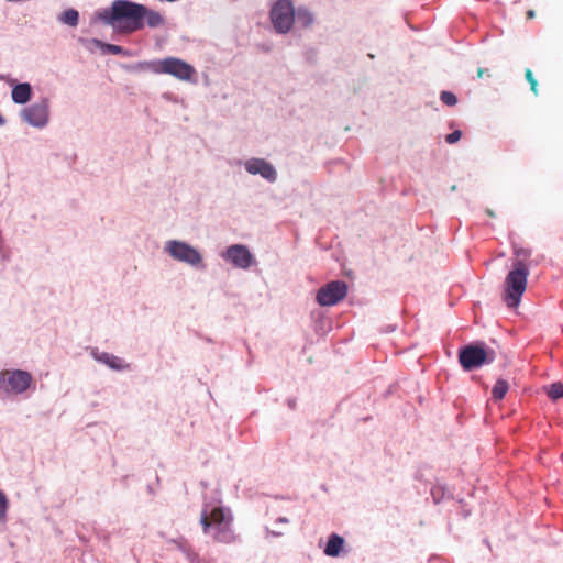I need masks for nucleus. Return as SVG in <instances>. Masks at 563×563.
Listing matches in <instances>:
<instances>
[{
	"label": "nucleus",
	"mask_w": 563,
	"mask_h": 563,
	"mask_svg": "<svg viewBox=\"0 0 563 563\" xmlns=\"http://www.w3.org/2000/svg\"><path fill=\"white\" fill-rule=\"evenodd\" d=\"M548 396L553 399L558 400L563 397V384L560 382L553 383L549 386L547 389Z\"/></svg>",
	"instance_id": "20"
},
{
	"label": "nucleus",
	"mask_w": 563,
	"mask_h": 563,
	"mask_svg": "<svg viewBox=\"0 0 563 563\" xmlns=\"http://www.w3.org/2000/svg\"><path fill=\"white\" fill-rule=\"evenodd\" d=\"M32 382V375L26 371L7 369L0 373V387L5 393L22 394L29 389Z\"/></svg>",
	"instance_id": "7"
},
{
	"label": "nucleus",
	"mask_w": 563,
	"mask_h": 563,
	"mask_svg": "<svg viewBox=\"0 0 563 563\" xmlns=\"http://www.w3.org/2000/svg\"><path fill=\"white\" fill-rule=\"evenodd\" d=\"M225 258L230 261L234 266L243 269L249 268L254 261L253 255L247 250V247L241 244H235L228 247L225 252Z\"/></svg>",
	"instance_id": "11"
},
{
	"label": "nucleus",
	"mask_w": 563,
	"mask_h": 563,
	"mask_svg": "<svg viewBox=\"0 0 563 563\" xmlns=\"http://www.w3.org/2000/svg\"><path fill=\"white\" fill-rule=\"evenodd\" d=\"M23 119L34 126H44L48 120V106L46 101L34 103L22 111Z\"/></svg>",
	"instance_id": "10"
},
{
	"label": "nucleus",
	"mask_w": 563,
	"mask_h": 563,
	"mask_svg": "<svg viewBox=\"0 0 563 563\" xmlns=\"http://www.w3.org/2000/svg\"><path fill=\"white\" fill-rule=\"evenodd\" d=\"M495 360V352L482 345L468 344L459 351V362L465 371L478 368Z\"/></svg>",
	"instance_id": "5"
},
{
	"label": "nucleus",
	"mask_w": 563,
	"mask_h": 563,
	"mask_svg": "<svg viewBox=\"0 0 563 563\" xmlns=\"http://www.w3.org/2000/svg\"><path fill=\"white\" fill-rule=\"evenodd\" d=\"M88 42L90 44H93L97 47H100L102 49V52L106 54L121 55L124 52L123 47H121L119 45L103 43L97 38H91Z\"/></svg>",
	"instance_id": "16"
},
{
	"label": "nucleus",
	"mask_w": 563,
	"mask_h": 563,
	"mask_svg": "<svg viewBox=\"0 0 563 563\" xmlns=\"http://www.w3.org/2000/svg\"><path fill=\"white\" fill-rule=\"evenodd\" d=\"M200 523L203 532L210 534L214 541L221 543H232L235 541V534L231 528L232 516L229 510L222 507H214L210 511L203 509L200 516Z\"/></svg>",
	"instance_id": "2"
},
{
	"label": "nucleus",
	"mask_w": 563,
	"mask_h": 563,
	"mask_svg": "<svg viewBox=\"0 0 563 563\" xmlns=\"http://www.w3.org/2000/svg\"><path fill=\"white\" fill-rule=\"evenodd\" d=\"M59 20L65 24H68L70 26H76L78 24V20H79L78 11L75 9L65 10L62 13Z\"/></svg>",
	"instance_id": "19"
},
{
	"label": "nucleus",
	"mask_w": 563,
	"mask_h": 563,
	"mask_svg": "<svg viewBox=\"0 0 563 563\" xmlns=\"http://www.w3.org/2000/svg\"><path fill=\"white\" fill-rule=\"evenodd\" d=\"M167 252L177 261L198 266L202 263L200 253L187 243L170 241L166 246Z\"/></svg>",
	"instance_id": "9"
},
{
	"label": "nucleus",
	"mask_w": 563,
	"mask_h": 563,
	"mask_svg": "<svg viewBox=\"0 0 563 563\" xmlns=\"http://www.w3.org/2000/svg\"><path fill=\"white\" fill-rule=\"evenodd\" d=\"M282 522H287V519H284V518H280L279 519Z\"/></svg>",
	"instance_id": "30"
},
{
	"label": "nucleus",
	"mask_w": 563,
	"mask_h": 563,
	"mask_svg": "<svg viewBox=\"0 0 563 563\" xmlns=\"http://www.w3.org/2000/svg\"><path fill=\"white\" fill-rule=\"evenodd\" d=\"M534 15H536V13H534V11H533V10H529V11L527 12V18H528V19H532V18H534Z\"/></svg>",
	"instance_id": "28"
},
{
	"label": "nucleus",
	"mask_w": 563,
	"mask_h": 563,
	"mask_svg": "<svg viewBox=\"0 0 563 563\" xmlns=\"http://www.w3.org/2000/svg\"><path fill=\"white\" fill-rule=\"evenodd\" d=\"M4 124V119L3 117L0 114V125H3Z\"/></svg>",
	"instance_id": "29"
},
{
	"label": "nucleus",
	"mask_w": 563,
	"mask_h": 563,
	"mask_svg": "<svg viewBox=\"0 0 563 563\" xmlns=\"http://www.w3.org/2000/svg\"><path fill=\"white\" fill-rule=\"evenodd\" d=\"M441 101L446 106H455L457 103L456 96L451 91H442L440 95Z\"/></svg>",
	"instance_id": "21"
},
{
	"label": "nucleus",
	"mask_w": 563,
	"mask_h": 563,
	"mask_svg": "<svg viewBox=\"0 0 563 563\" xmlns=\"http://www.w3.org/2000/svg\"><path fill=\"white\" fill-rule=\"evenodd\" d=\"M9 501L3 492L0 490V520H3L7 516Z\"/></svg>",
	"instance_id": "23"
},
{
	"label": "nucleus",
	"mask_w": 563,
	"mask_h": 563,
	"mask_svg": "<svg viewBox=\"0 0 563 563\" xmlns=\"http://www.w3.org/2000/svg\"><path fill=\"white\" fill-rule=\"evenodd\" d=\"M245 169L253 175L260 174L263 178L274 181L276 179V170L274 167L262 158H252L245 163Z\"/></svg>",
	"instance_id": "12"
},
{
	"label": "nucleus",
	"mask_w": 563,
	"mask_h": 563,
	"mask_svg": "<svg viewBox=\"0 0 563 563\" xmlns=\"http://www.w3.org/2000/svg\"><path fill=\"white\" fill-rule=\"evenodd\" d=\"M347 295V285L343 280H333L322 286L317 292V302L322 307L334 306Z\"/></svg>",
	"instance_id": "8"
},
{
	"label": "nucleus",
	"mask_w": 563,
	"mask_h": 563,
	"mask_svg": "<svg viewBox=\"0 0 563 563\" xmlns=\"http://www.w3.org/2000/svg\"><path fill=\"white\" fill-rule=\"evenodd\" d=\"M509 389V385L504 379H498L493 387L492 396L495 400L503 399Z\"/></svg>",
	"instance_id": "18"
},
{
	"label": "nucleus",
	"mask_w": 563,
	"mask_h": 563,
	"mask_svg": "<svg viewBox=\"0 0 563 563\" xmlns=\"http://www.w3.org/2000/svg\"><path fill=\"white\" fill-rule=\"evenodd\" d=\"M485 212H486V214H487L488 217H490V218H495V216H496V214H495V212H494L492 209H486V211H485Z\"/></svg>",
	"instance_id": "27"
},
{
	"label": "nucleus",
	"mask_w": 563,
	"mask_h": 563,
	"mask_svg": "<svg viewBox=\"0 0 563 563\" xmlns=\"http://www.w3.org/2000/svg\"><path fill=\"white\" fill-rule=\"evenodd\" d=\"M344 539L336 533L330 536L324 553L328 556H338L343 548Z\"/></svg>",
	"instance_id": "14"
},
{
	"label": "nucleus",
	"mask_w": 563,
	"mask_h": 563,
	"mask_svg": "<svg viewBox=\"0 0 563 563\" xmlns=\"http://www.w3.org/2000/svg\"><path fill=\"white\" fill-rule=\"evenodd\" d=\"M462 136V133L460 130H455L454 132L446 135L445 140L449 144H453L457 142Z\"/></svg>",
	"instance_id": "24"
},
{
	"label": "nucleus",
	"mask_w": 563,
	"mask_h": 563,
	"mask_svg": "<svg viewBox=\"0 0 563 563\" xmlns=\"http://www.w3.org/2000/svg\"><path fill=\"white\" fill-rule=\"evenodd\" d=\"M95 18L123 34L134 33L145 25L154 29L164 24L159 12L130 0H114L110 8L97 11Z\"/></svg>",
	"instance_id": "1"
},
{
	"label": "nucleus",
	"mask_w": 563,
	"mask_h": 563,
	"mask_svg": "<svg viewBox=\"0 0 563 563\" xmlns=\"http://www.w3.org/2000/svg\"><path fill=\"white\" fill-rule=\"evenodd\" d=\"M485 74L487 76H490V74L488 73V69H485V68L477 69V78H483Z\"/></svg>",
	"instance_id": "25"
},
{
	"label": "nucleus",
	"mask_w": 563,
	"mask_h": 563,
	"mask_svg": "<svg viewBox=\"0 0 563 563\" xmlns=\"http://www.w3.org/2000/svg\"><path fill=\"white\" fill-rule=\"evenodd\" d=\"M517 255L518 256H523V257H527L530 255V252L529 251H517Z\"/></svg>",
	"instance_id": "26"
},
{
	"label": "nucleus",
	"mask_w": 563,
	"mask_h": 563,
	"mask_svg": "<svg viewBox=\"0 0 563 563\" xmlns=\"http://www.w3.org/2000/svg\"><path fill=\"white\" fill-rule=\"evenodd\" d=\"M148 67L155 74H167L179 80L189 81L196 75V70L191 65L176 57H167L150 63Z\"/></svg>",
	"instance_id": "4"
},
{
	"label": "nucleus",
	"mask_w": 563,
	"mask_h": 563,
	"mask_svg": "<svg viewBox=\"0 0 563 563\" xmlns=\"http://www.w3.org/2000/svg\"><path fill=\"white\" fill-rule=\"evenodd\" d=\"M525 77L527 79V81L529 82L530 85V89L531 91L534 93V95H538V81L537 79L534 78L533 76V73L531 69L527 68L526 71H525Z\"/></svg>",
	"instance_id": "22"
},
{
	"label": "nucleus",
	"mask_w": 563,
	"mask_h": 563,
	"mask_svg": "<svg viewBox=\"0 0 563 563\" xmlns=\"http://www.w3.org/2000/svg\"><path fill=\"white\" fill-rule=\"evenodd\" d=\"M529 271L522 261H516L512 269L505 279L504 301L507 307L516 308L527 288V278Z\"/></svg>",
	"instance_id": "3"
},
{
	"label": "nucleus",
	"mask_w": 563,
	"mask_h": 563,
	"mask_svg": "<svg viewBox=\"0 0 563 563\" xmlns=\"http://www.w3.org/2000/svg\"><path fill=\"white\" fill-rule=\"evenodd\" d=\"M98 360L104 364H107L109 367L113 369H125L129 367L128 364L124 363V361L118 356H114L109 353H102Z\"/></svg>",
	"instance_id": "15"
},
{
	"label": "nucleus",
	"mask_w": 563,
	"mask_h": 563,
	"mask_svg": "<svg viewBox=\"0 0 563 563\" xmlns=\"http://www.w3.org/2000/svg\"><path fill=\"white\" fill-rule=\"evenodd\" d=\"M295 19L301 27H309L313 23V15L307 9L299 8L295 12Z\"/></svg>",
	"instance_id": "17"
},
{
	"label": "nucleus",
	"mask_w": 563,
	"mask_h": 563,
	"mask_svg": "<svg viewBox=\"0 0 563 563\" xmlns=\"http://www.w3.org/2000/svg\"><path fill=\"white\" fill-rule=\"evenodd\" d=\"M12 100L18 104L26 103L32 96L31 85L27 82L18 84L11 91Z\"/></svg>",
	"instance_id": "13"
},
{
	"label": "nucleus",
	"mask_w": 563,
	"mask_h": 563,
	"mask_svg": "<svg viewBox=\"0 0 563 563\" xmlns=\"http://www.w3.org/2000/svg\"><path fill=\"white\" fill-rule=\"evenodd\" d=\"M271 21L278 33H288L295 22V9L291 1L278 0L271 9Z\"/></svg>",
	"instance_id": "6"
}]
</instances>
